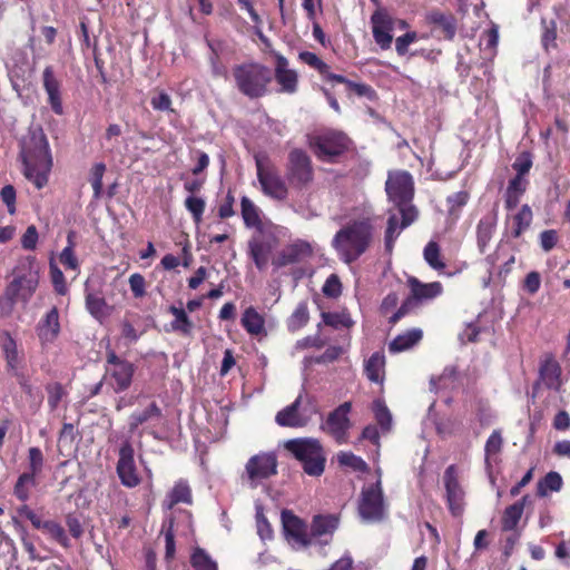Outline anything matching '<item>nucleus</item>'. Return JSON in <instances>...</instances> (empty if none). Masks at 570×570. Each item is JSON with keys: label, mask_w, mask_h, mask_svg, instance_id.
<instances>
[{"label": "nucleus", "mask_w": 570, "mask_h": 570, "mask_svg": "<svg viewBox=\"0 0 570 570\" xmlns=\"http://www.w3.org/2000/svg\"><path fill=\"white\" fill-rule=\"evenodd\" d=\"M37 481L36 476H33V473H22L14 485V495L20 501H27L29 499L30 489L36 487Z\"/></svg>", "instance_id": "42"}, {"label": "nucleus", "mask_w": 570, "mask_h": 570, "mask_svg": "<svg viewBox=\"0 0 570 570\" xmlns=\"http://www.w3.org/2000/svg\"><path fill=\"white\" fill-rule=\"evenodd\" d=\"M314 154L323 161H332L335 156L343 153L345 145H314Z\"/></svg>", "instance_id": "53"}, {"label": "nucleus", "mask_w": 570, "mask_h": 570, "mask_svg": "<svg viewBox=\"0 0 570 570\" xmlns=\"http://www.w3.org/2000/svg\"><path fill=\"white\" fill-rule=\"evenodd\" d=\"M426 21L434 26L435 30H440L448 39H452L455 35L454 18L439 10H432L425 16Z\"/></svg>", "instance_id": "27"}, {"label": "nucleus", "mask_w": 570, "mask_h": 570, "mask_svg": "<svg viewBox=\"0 0 570 570\" xmlns=\"http://www.w3.org/2000/svg\"><path fill=\"white\" fill-rule=\"evenodd\" d=\"M0 348L6 361L8 373L28 393L31 392L28 375L23 371V352L19 348L17 340L9 331H0Z\"/></svg>", "instance_id": "10"}, {"label": "nucleus", "mask_w": 570, "mask_h": 570, "mask_svg": "<svg viewBox=\"0 0 570 570\" xmlns=\"http://www.w3.org/2000/svg\"><path fill=\"white\" fill-rule=\"evenodd\" d=\"M178 532V528L175 523V521L173 519L169 520V523H168V528L166 530H164V534H165V548H166V553H165V557L166 559H173L174 556H175V535L176 533Z\"/></svg>", "instance_id": "58"}, {"label": "nucleus", "mask_w": 570, "mask_h": 570, "mask_svg": "<svg viewBox=\"0 0 570 570\" xmlns=\"http://www.w3.org/2000/svg\"><path fill=\"white\" fill-rule=\"evenodd\" d=\"M470 196L468 191L461 190L453 195H450L446 199L449 215L456 219L461 209L466 205Z\"/></svg>", "instance_id": "49"}, {"label": "nucleus", "mask_w": 570, "mask_h": 570, "mask_svg": "<svg viewBox=\"0 0 570 570\" xmlns=\"http://www.w3.org/2000/svg\"><path fill=\"white\" fill-rule=\"evenodd\" d=\"M39 265L31 256L20 258L12 269V279L6 289L27 304L39 285Z\"/></svg>", "instance_id": "4"}, {"label": "nucleus", "mask_w": 570, "mask_h": 570, "mask_svg": "<svg viewBox=\"0 0 570 570\" xmlns=\"http://www.w3.org/2000/svg\"><path fill=\"white\" fill-rule=\"evenodd\" d=\"M503 446V439L499 430H494L484 445V462L487 470H490L492 463L498 462V455L500 454Z\"/></svg>", "instance_id": "32"}, {"label": "nucleus", "mask_w": 570, "mask_h": 570, "mask_svg": "<svg viewBox=\"0 0 570 570\" xmlns=\"http://www.w3.org/2000/svg\"><path fill=\"white\" fill-rule=\"evenodd\" d=\"M86 307L96 320L101 321L108 316V305L106 301L97 294L87 292Z\"/></svg>", "instance_id": "39"}, {"label": "nucleus", "mask_w": 570, "mask_h": 570, "mask_svg": "<svg viewBox=\"0 0 570 570\" xmlns=\"http://www.w3.org/2000/svg\"><path fill=\"white\" fill-rule=\"evenodd\" d=\"M43 466V455L39 448L29 449V471L27 473H33L36 476L41 472Z\"/></svg>", "instance_id": "64"}, {"label": "nucleus", "mask_w": 570, "mask_h": 570, "mask_svg": "<svg viewBox=\"0 0 570 570\" xmlns=\"http://www.w3.org/2000/svg\"><path fill=\"white\" fill-rule=\"evenodd\" d=\"M358 514L363 522H380L386 514V508L383 499V491L380 478L375 483L365 485L362 489L358 501Z\"/></svg>", "instance_id": "11"}, {"label": "nucleus", "mask_w": 570, "mask_h": 570, "mask_svg": "<svg viewBox=\"0 0 570 570\" xmlns=\"http://www.w3.org/2000/svg\"><path fill=\"white\" fill-rule=\"evenodd\" d=\"M424 261L434 271H442L445 268V263L441 258V249L438 243L431 240L426 244L423 250Z\"/></svg>", "instance_id": "41"}, {"label": "nucleus", "mask_w": 570, "mask_h": 570, "mask_svg": "<svg viewBox=\"0 0 570 570\" xmlns=\"http://www.w3.org/2000/svg\"><path fill=\"white\" fill-rule=\"evenodd\" d=\"M541 377L549 389L559 390L561 382V368L557 361L547 360L540 368Z\"/></svg>", "instance_id": "33"}, {"label": "nucleus", "mask_w": 570, "mask_h": 570, "mask_svg": "<svg viewBox=\"0 0 570 570\" xmlns=\"http://www.w3.org/2000/svg\"><path fill=\"white\" fill-rule=\"evenodd\" d=\"M298 58L304 63L316 69L321 75L327 72L328 65L325 63L321 58H318L314 52L302 51L299 52Z\"/></svg>", "instance_id": "60"}, {"label": "nucleus", "mask_w": 570, "mask_h": 570, "mask_svg": "<svg viewBox=\"0 0 570 570\" xmlns=\"http://www.w3.org/2000/svg\"><path fill=\"white\" fill-rule=\"evenodd\" d=\"M373 237V226L368 218L348 223L334 236L332 245L340 258L351 264L368 248Z\"/></svg>", "instance_id": "2"}, {"label": "nucleus", "mask_w": 570, "mask_h": 570, "mask_svg": "<svg viewBox=\"0 0 570 570\" xmlns=\"http://www.w3.org/2000/svg\"><path fill=\"white\" fill-rule=\"evenodd\" d=\"M178 503H191V491L188 483L184 480L178 481L171 491L167 494L163 502V507L167 510H171L174 505Z\"/></svg>", "instance_id": "29"}, {"label": "nucleus", "mask_w": 570, "mask_h": 570, "mask_svg": "<svg viewBox=\"0 0 570 570\" xmlns=\"http://www.w3.org/2000/svg\"><path fill=\"white\" fill-rule=\"evenodd\" d=\"M59 262L66 269L75 272V277L80 273V264L75 254V250L70 247H65L59 254Z\"/></svg>", "instance_id": "55"}, {"label": "nucleus", "mask_w": 570, "mask_h": 570, "mask_svg": "<svg viewBox=\"0 0 570 570\" xmlns=\"http://www.w3.org/2000/svg\"><path fill=\"white\" fill-rule=\"evenodd\" d=\"M31 146L33 147L32 149L23 146L21 150L24 174L38 189H41L48 183V175L52 167V157L49 145Z\"/></svg>", "instance_id": "6"}, {"label": "nucleus", "mask_w": 570, "mask_h": 570, "mask_svg": "<svg viewBox=\"0 0 570 570\" xmlns=\"http://www.w3.org/2000/svg\"><path fill=\"white\" fill-rule=\"evenodd\" d=\"M117 474L121 484L127 488H135L140 483L134 460V449L128 442L124 443L119 450Z\"/></svg>", "instance_id": "19"}, {"label": "nucleus", "mask_w": 570, "mask_h": 570, "mask_svg": "<svg viewBox=\"0 0 570 570\" xmlns=\"http://www.w3.org/2000/svg\"><path fill=\"white\" fill-rule=\"evenodd\" d=\"M301 463L306 474L320 476L325 468V454L322 445L314 439H293L284 444Z\"/></svg>", "instance_id": "5"}, {"label": "nucleus", "mask_w": 570, "mask_h": 570, "mask_svg": "<svg viewBox=\"0 0 570 570\" xmlns=\"http://www.w3.org/2000/svg\"><path fill=\"white\" fill-rule=\"evenodd\" d=\"M190 563L194 570H217L216 562L200 548L194 550Z\"/></svg>", "instance_id": "47"}, {"label": "nucleus", "mask_w": 570, "mask_h": 570, "mask_svg": "<svg viewBox=\"0 0 570 570\" xmlns=\"http://www.w3.org/2000/svg\"><path fill=\"white\" fill-rule=\"evenodd\" d=\"M50 277L55 291L60 295L67 294L68 286L66 283V277L62 271L53 262H50Z\"/></svg>", "instance_id": "57"}, {"label": "nucleus", "mask_w": 570, "mask_h": 570, "mask_svg": "<svg viewBox=\"0 0 570 570\" xmlns=\"http://www.w3.org/2000/svg\"><path fill=\"white\" fill-rule=\"evenodd\" d=\"M277 472V459L272 452L253 455L245 465L243 478L250 488H257L264 480Z\"/></svg>", "instance_id": "14"}, {"label": "nucleus", "mask_w": 570, "mask_h": 570, "mask_svg": "<svg viewBox=\"0 0 570 570\" xmlns=\"http://www.w3.org/2000/svg\"><path fill=\"white\" fill-rule=\"evenodd\" d=\"M233 78L237 90L249 99L264 97L272 82L271 70L258 62H244L233 68Z\"/></svg>", "instance_id": "3"}, {"label": "nucleus", "mask_w": 570, "mask_h": 570, "mask_svg": "<svg viewBox=\"0 0 570 570\" xmlns=\"http://www.w3.org/2000/svg\"><path fill=\"white\" fill-rule=\"evenodd\" d=\"M385 191L389 200L399 209V215H390L385 232V248L391 252L401 232L410 226L417 216L415 207L411 204L414 194L412 176L405 170L389 171Z\"/></svg>", "instance_id": "1"}, {"label": "nucleus", "mask_w": 570, "mask_h": 570, "mask_svg": "<svg viewBox=\"0 0 570 570\" xmlns=\"http://www.w3.org/2000/svg\"><path fill=\"white\" fill-rule=\"evenodd\" d=\"M240 324L245 331L252 336L266 334L265 318L253 306L245 308L242 314Z\"/></svg>", "instance_id": "26"}, {"label": "nucleus", "mask_w": 570, "mask_h": 570, "mask_svg": "<svg viewBox=\"0 0 570 570\" xmlns=\"http://www.w3.org/2000/svg\"><path fill=\"white\" fill-rule=\"evenodd\" d=\"M37 335L41 345H48L56 341L60 333L59 313L52 307L38 323L36 327Z\"/></svg>", "instance_id": "25"}, {"label": "nucleus", "mask_w": 570, "mask_h": 570, "mask_svg": "<svg viewBox=\"0 0 570 570\" xmlns=\"http://www.w3.org/2000/svg\"><path fill=\"white\" fill-rule=\"evenodd\" d=\"M135 373V365L127 360L119 357L114 351L107 353V365L105 381L114 392L120 393L131 385Z\"/></svg>", "instance_id": "12"}, {"label": "nucleus", "mask_w": 570, "mask_h": 570, "mask_svg": "<svg viewBox=\"0 0 570 570\" xmlns=\"http://www.w3.org/2000/svg\"><path fill=\"white\" fill-rule=\"evenodd\" d=\"M423 336L420 328L409 330L397 335L390 344L389 350L391 353H400L410 350L416 345Z\"/></svg>", "instance_id": "30"}, {"label": "nucleus", "mask_w": 570, "mask_h": 570, "mask_svg": "<svg viewBox=\"0 0 570 570\" xmlns=\"http://www.w3.org/2000/svg\"><path fill=\"white\" fill-rule=\"evenodd\" d=\"M43 88L48 96V104L56 115L63 114V106L61 100V85L55 76L52 67L45 68L42 73Z\"/></svg>", "instance_id": "24"}, {"label": "nucleus", "mask_w": 570, "mask_h": 570, "mask_svg": "<svg viewBox=\"0 0 570 570\" xmlns=\"http://www.w3.org/2000/svg\"><path fill=\"white\" fill-rule=\"evenodd\" d=\"M17 302H20L19 298L4 288L0 297V317L11 316Z\"/></svg>", "instance_id": "62"}, {"label": "nucleus", "mask_w": 570, "mask_h": 570, "mask_svg": "<svg viewBox=\"0 0 570 570\" xmlns=\"http://www.w3.org/2000/svg\"><path fill=\"white\" fill-rule=\"evenodd\" d=\"M311 254V246L304 240H295L285 246L277 256L273 259V265L277 268L284 267L299 262Z\"/></svg>", "instance_id": "23"}, {"label": "nucleus", "mask_w": 570, "mask_h": 570, "mask_svg": "<svg viewBox=\"0 0 570 570\" xmlns=\"http://www.w3.org/2000/svg\"><path fill=\"white\" fill-rule=\"evenodd\" d=\"M43 532L50 535L51 539L57 541L63 548L70 547V540L65 531V529L53 520H46V524L43 525Z\"/></svg>", "instance_id": "46"}, {"label": "nucleus", "mask_w": 570, "mask_h": 570, "mask_svg": "<svg viewBox=\"0 0 570 570\" xmlns=\"http://www.w3.org/2000/svg\"><path fill=\"white\" fill-rule=\"evenodd\" d=\"M169 312L174 316V321L171 322V328L175 332H178L183 335H190L193 332V322L187 316V313L184 308L170 306Z\"/></svg>", "instance_id": "36"}, {"label": "nucleus", "mask_w": 570, "mask_h": 570, "mask_svg": "<svg viewBox=\"0 0 570 570\" xmlns=\"http://www.w3.org/2000/svg\"><path fill=\"white\" fill-rule=\"evenodd\" d=\"M495 227V220L492 216H488L482 218L478 224V245L480 249L483 252L484 248L490 243Z\"/></svg>", "instance_id": "40"}, {"label": "nucleus", "mask_w": 570, "mask_h": 570, "mask_svg": "<svg viewBox=\"0 0 570 570\" xmlns=\"http://www.w3.org/2000/svg\"><path fill=\"white\" fill-rule=\"evenodd\" d=\"M337 460L341 465L350 466L355 471H365L367 469L366 462L351 452L338 453Z\"/></svg>", "instance_id": "56"}, {"label": "nucleus", "mask_w": 570, "mask_h": 570, "mask_svg": "<svg viewBox=\"0 0 570 570\" xmlns=\"http://www.w3.org/2000/svg\"><path fill=\"white\" fill-rule=\"evenodd\" d=\"M351 407L352 405L350 402H344L327 417L326 428L338 443L346 442V434L351 426L348 419Z\"/></svg>", "instance_id": "21"}, {"label": "nucleus", "mask_w": 570, "mask_h": 570, "mask_svg": "<svg viewBox=\"0 0 570 570\" xmlns=\"http://www.w3.org/2000/svg\"><path fill=\"white\" fill-rule=\"evenodd\" d=\"M563 481L558 472L551 471L547 473L537 485L539 497H547L549 492H559L562 488Z\"/></svg>", "instance_id": "37"}, {"label": "nucleus", "mask_w": 570, "mask_h": 570, "mask_svg": "<svg viewBox=\"0 0 570 570\" xmlns=\"http://www.w3.org/2000/svg\"><path fill=\"white\" fill-rule=\"evenodd\" d=\"M274 77L278 85L277 91L279 94L294 95L298 90V73L296 70L289 68L287 58L276 52Z\"/></svg>", "instance_id": "16"}, {"label": "nucleus", "mask_w": 570, "mask_h": 570, "mask_svg": "<svg viewBox=\"0 0 570 570\" xmlns=\"http://www.w3.org/2000/svg\"><path fill=\"white\" fill-rule=\"evenodd\" d=\"M372 32L381 49L391 48L393 36V19L384 11L377 10L371 17Z\"/></svg>", "instance_id": "22"}, {"label": "nucleus", "mask_w": 570, "mask_h": 570, "mask_svg": "<svg viewBox=\"0 0 570 570\" xmlns=\"http://www.w3.org/2000/svg\"><path fill=\"white\" fill-rule=\"evenodd\" d=\"M541 287V275L532 271L528 273L522 283V289L529 295H534L539 292Z\"/></svg>", "instance_id": "63"}, {"label": "nucleus", "mask_w": 570, "mask_h": 570, "mask_svg": "<svg viewBox=\"0 0 570 570\" xmlns=\"http://www.w3.org/2000/svg\"><path fill=\"white\" fill-rule=\"evenodd\" d=\"M48 393V405L51 411H56L65 397L66 392L60 383H51L46 386Z\"/></svg>", "instance_id": "54"}, {"label": "nucleus", "mask_w": 570, "mask_h": 570, "mask_svg": "<svg viewBox=\"0 0 570 570\" xmlns=\"http://www.w3.org/2000/svg\"><path fill=\"white\" fill-rule=\"evenodd\" d=\"M542 36L541 42L543 48L549 51L550 49H554L557 47V23L553 20L547 21L542 20Z\"/></svg>", "instance_id": "50"}, {"label": "nucleus", "mask_w": 570, "mask_h": 570, "mask_svg": "<svg viewBox=\"0 0 570 570\" xmlns=\"http://www.w3.org/2000/svg\"><path fill=\"white\" fill-rule=\"evenodd\" d=\"M106 170V166L104 163H97L91 169V186L94 189V195L98 198L102 191V177Z\"/></svg>", "instance_id": "61"}, {"label": "nucleus", "mask_w": 570, "mask_h": 570, "mask_svg": "<svg viewBox=\"0 0 570 570\" xmlns=\"http://www.w3.org/2000/svg\"><path fill=\"white\" fill-rule=\"evenodd\" d=\"M364 373L373 383H382L385 373V355L383 352H374L364 361Z\"/></svg>", "instance_id": "28"}, {"label": "nucleus", "mask_w": 570, "mask_h": 570, "mask_svg": "<svg viewBox=\"0 0 570 570\" xmlns=\"http://www.w3.org/2000/svg\"><path fill=\"white\" fill-rule=\"evenodd\" d=\"M256 528L257 534L263 541L271 540L273 538V530L263 512V507L256 504Z\"/></svg>", "instance_id": "52"}, {"label": "nucleus", "mask_w": 570, "mask_h": 570, "mask_svg": "<svg viewBox=\"0 0 570 570\" xmlns=\"http://www.w3.org/2000/svg\"><path fill=\"white\" fill-rule=\"evenodd\" d=\"M338 525V519L335 515H315L311 525V540L332 535Z\"/></svg>", "instance_id": "31"}, {"label": "nucleus", "mask_w": 570, "mask_h": 570, "mask_svg": "<svg viewBox=\"0 0 570 570\" xmlns=\"http://www.w3.org/2000/svg\"><path fill=\"white\" fill-rule=\"evenodd\" d=\"M532 164V155L529 151L519 154L512 164L515 176L509 180L504 194V206L509 212L517 209L521 197L528 188L529 180L525 175L530 171Z\"/></svg>", "instance_id": "9"}, {"label": "nucleus", "mask_w": 570, "mask_h": 570, "mask_svg": "<svg viewBox=\"0 0 570 570\" xmlns=\"http://www.w3.org/2000/svg\"><path fill=\"white\" fill-rule=\"evenodd\" d=\"M160 415V409L156 403H150L146 409L134 412L129 417V431L134 432L139 425Z\"/></svg>", "instance_id": "38"}, {"label": "nucleus", "mask_w": 570, "mask_h": 570, "mask_svg": "<svg viewBox=\"0 0 570 570\" xmlns=\"http://www.w3.org/2000/svg\"><path fill=\"white\" fill-rule=\"evenodd\" d=\"M242 216L244 223L248 227H255L261 223L258 208L247 197H243L242 202Z\"/></svg>", "instance_id": "48"}, {"label": "nucleus", "mask_w": 570, "mask_h": 570, "mask_svg": "<svg viewBox=\"0 0 570 570\" xmlns=\"http://www.w3.org/2000/svg\"><path fill=\"white\" fill-rule=\"evenodd\" d=\"M513 222L512 235L519 237L531 224L533 214L529 205H522L517 213L509 215Z\"/></svg>", "instance_id": "34"}, {"label": "nucleus", "mask_w": 570, "mask_h": 570, "mask_svg": "<svg viewBox=\"0 0 570 570\" xmlns=\"http://www.w3.org/2000/svg\"><path fill=\"white\" fill-rule=\"evenodd\" d=\"M282 523L284 534L289 544L295 548H304L311 544V538L306 533L304 522L293 512L284 510L282 512Z\"/></svg>", "instance_id": "20"}, {"label": "nucleus", "mask_w": 570, "mask_h": 570, "mask_svg": "<svg viewBox=\"0 0 570 570\" xmlns=\"http://www.w3.org/2000/svg\"><path fill=\"white\" fill-rule=\"evenodd\" d=\"M301 399L302 397L298 396L292 404L287 405L276 414L275 421L278 425L288 428H303L309 422L312 415L317 411L313 405L309 407H304L303 411H299L298 406Z\"/></svg>", "instance_id": "18"}, {"label": "nucleus", "mask_w": 570, "mask_h": 570, "mask_svg": "<svg viewBox=\"0 0 570 570\" xmlns=\"http://www.w3.org/2000/svg\"><path fill=\"white\" fill-rule=\"evenodd\" d=\"M376 422L383 432H389L392 426V415L386 405L381 400H375L372 406Z\"/></svg>", "instance_id": "44"}, {"label": "nucleus", "mask_w": 570, "mask_h": 570, "mask_svg": "<svg viewBox=\"0 0 570 570\" xmlns=\"http://www.w3.org/2000/svg\"><path fill=\"white\" fill-rule=\"evenodd\" d=\"M185 206L193 215L195 223H200L205 210V200L200 197L189 196L185 200Z\"/></svg>", "instance_id": "59"}, {"label": "nucleus", "mask_w": 570, "mask_h": 570, "mask_svg": "<svg viewBox=\"0 0 570 570\" xmlns=\"http://www.w3.org/2000/svg\"><path fill=\"white\" fill-rule=\"evenodd\" d=\"M322 320L323 323L338 328V327H351L353 326L354 322L352 321L351 316L346 313H322Z\"/></svg>", "instance_id": "51"}, {"label": "nucleus", "mask_w": 570, "mask_h": 570, "mask_svg": "<svg viewBox=\"0 0 570 570\" xmlns=\"http://www.w3.org/2000/svg\"><path fill=\"white\" fill-rule=\"evenodd\" d=\"M443 483L451 514L454 517L462 515L465 505V491L459 480L458 471L454 465L448 466L444 471Z\"/></svg>", "instance_id": "15"}, {"label": "nucleus", "mask_w": 570, "mask_h": 570, "mask_svg": "<svg viewBox=\"0 0 570 570\" xmlns=\"http://www.w3.org/2000/svg\"><path fill=\"white\" fill-rule=\"evenodd\" d=\"M285 176L294 188H303L312 183L313 166L309 157L302 149L295 148L289 153Z\"/></svg>", "instance_id": "13"}, {"label": "nucleus", "mask_w": 570, "mask_h": 570, "mask_svg": "<svg viewBox=\"0 0 570 570\" xmlns=\"http://www.w3.org/2000/svg\"><path fill=\"white\" fill-rule=\"evenodd\" d=\"M254 158L263 194L275 200H285L288 196V187L269 157L264 153H256Z\"/></svg>", "instance_id": "7"}, {"label": "nucleus", "mask_w": 570, "mask_h": 570, "mask_svg": "<svg viewBox=\"0 0 570 570\" xmlns=\"http://www.w3.org/2000/svg\"><path fill=\"white\" fill-rule=\"evenodd\" d=\"M277 239L272 234L259 233L248 243L249 255L258 269H265L271 255L276 247Z\"/></svg>", "instance_id": "17"}, {"label": "nucleus", "mask_w": 570, "mask_h": 570, "mask_svg": "<svg viewBox=\"0 0 570 570\" xmlns=\"http://www.w3.org/2000/svg\"><path fill=\"white\" fill-rule=\"evenodd\" d=\"M527 500V497H524L522 500L509 505L503 513L502 517V528L504 531H512L518 525L523 510H524V502Z\"/></svg>", "instance_id": "35"}, {"label": "nucleus", "mask_w": 570, "mask_h": 570, "mask_svg": "<svg viewBox=\"0 0 570 570\" xmlns=\"http://www.w3.org/2000/svg\"><path fill=\"white\" fill-rule=\"evenodd\" d=\"M308 318L309 315L307 304L305 302H301L288 318L287 327L291 332H295L305 326L308 322Z\"/></svg>", "instance_id": "43"}, {"label": "nucleus", "mask_w": 570, "mask_h": 570, "mask_svg": "<svg viewBox=\"0 0 570 570\" xmlns=\"http://www.w3.org/2000/svg\"><path fill=\"white\" fill-rule=\"evenodd\" d=\"M410 296L403 302L401 307L390 317V323H397L404 315L416 309L422 304L428 303L443 293V286L440 282L422 283L416 277L407 278Z\"/></svg>", "instance_id": "8"}, {"label": "nucleus", "mask_w": 570, "mask_h": 570, "mask_svg": "<svg viewBox=\"0 0 570 570\" xmlns=\"http://www.w3.org/2000/svg\"><path fill=\"white\" fill-rule=\"evenodd\" d=\"M456 372L454 367L448 366L444 368L441 375L438 377H431L430 385L431 390L438 392L439 390H445L454 386Z\"/></svg>", "instance_id": "45"}]
</instances>
